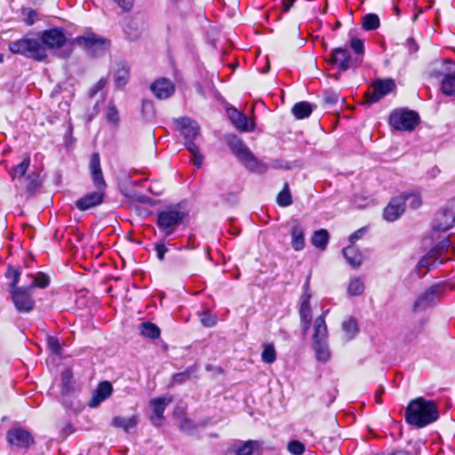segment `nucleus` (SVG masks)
<instances>
[{
    "mask_svg": "<svg viewBox=\"0 0 455 455\" xmlns=\"http://www.w3.org/2000/svg\"><path fill=\"white\" fill-rule=\"evenodd\" d=\"M419 122V115L412 110L396 109L389 116L390 125L397 131L411 132Z\"/></svg>",
    "mask_w": 455,
    "mask_h": 455,
    "instance_id": "nucleus-6",
    "label": "nucleus"
},
{
    "mask_svg": "<svg viewBox=\"0 0 455 455\" xmlns=\"http://www.w3.org/2000/svg\"><path fill=\"white\" fill-rule=\"evenodd\" d=\"M385 390L382 387H380L377 391H376V394H375V401L377 403H381L382 401H381V395L384 394Z\"/></svg>",
    "mask_w": 455,
    "mask_h": 455,
    "instance_id": "nucleus-57",
    "label": "nucleus"
},
{
    "mask_svg": "<svg viewBox=\"0 0 455 455\" xmlns=\"http://www.w3.org/2000/svg\"><path fill=\"white\" fill-rule=\"evenodd\" d=\"M71 52H72L71 49L64 50L61 52L60 56L63 58H68L71 54Z\"/></svg>",
    "mask_w": 455,
    "mask_h": 455,
    "instance_id": "nucleus-60",
    "label": "nucleus"
},
{
    "mask_svg": "<svg viewBox=\"0 0 455 455\" xmlns=\"http://www.w3.org/2000/svg\"><path fill=\"white\" fill-rule=\"evenodd\" d=\"M405 210V198L403 196H397L393 198L383 210V218L388 221L393 222L398 220Z\"/></svg>",
    "mask_w": 455,
    "mask_h": 455,
    "instance_id": "nucleus-15",
    "label": "nucleus"
},
{
    "mask_svg": "<svg viewBox=\"0 0 455 455\" xmlns=\"http://www.w3.org/2000/svg\"><path fill=\"white\" fill-rule=\"evenodd\" d=\"M282 3L284 10L288 11L292 6L294 0H282Z\"/></svg>",
    "mask_w": 455,
    "mask_h": 455,
    "instance_id": "nucleus-59",
    "label": "nucleus"
},
{
    "mask_svg": "<svg viewBox=\"0 0 455 455\" xmlns=\"http://www.w3.org/2000/svg\"><path fill=\"white\" fill-rule=\"evenodd\" d=\"M451 247L448 238L443 239L435 248H433L426 256H424L418 263L417 268L422 275L427 273L430 267H435L442 264L448 258H443Z\"/></svg>",
    "mask_w": 455,
    "mask_h": 455,
    "instance_id": "nucleus-5",
    "label": "nucleus"
},
{
    "mask_svg": "<svg viewBox=\"0 0 455 455\" xmlns=\"http://www.w3.org/2000/svg\"><path fill=\"white\" fill-rule=\"evenodd\" d=\"M260 443L258 441H247L235 450L236 455H255L259 452Z\"/></svg>",
    "mask_w": 455,
    "mask_h": 455,
    "instance_id": "nucleus-30",
    "label": "nucleus"
},
{
    "mask_svg": "<svg viewBox=\"0 0 455 455\" xmlns=\"http://www.w3.org/2000/svg\"><path fill=\"white\" fill-rule=\"evenodd\" d=\"M177 124V128L184 136L185 145L188 148V143L194 142V140L199 136L200 127L198 124L188 118V117H181L175 121Z\"/></svg>",
    "mask_w": 455,
    "mask_h": 455,
    "instance_id": "nucleus-10",
    "label": "nucleus"
},
{
    "mask_svg": "<svg viewBox=\"0 0 455 455\" xmlns=\"http://www.w3.org/2000/svg\"><path fill=\"white\" fill-rule=\"evenodd\" d=\"M5 275L8 278L12 280L11 285L14 289L19 282L20 272L19 271V269L9 267Z\"/></svg>",
    "mask_w": 455,
    "mask_h": 455,
    "instance_id": "nucleus-48",
    "label": "nucleus"
},
{
    "mask_svg": "<svg viewBox=\"0 0 455 455\" xmlns=\"http://www.w3.org/2000/svg\"><path fill=\"white\" fill-rule=\"evenodd\" d=\"M153 94L159 100L171 97L175 92L174 84L166 78L156 80L150 86Z\"/></svg>",
    "mask_w": 455,
    "mask_h": 455,
    "instance_id": "nucleus-17",
    "label": "nucleus"
},
{
    "mask_svg": "<svg viewBox=\"0 0 455 455\" xmlns=\"http://www.w3.org/2000/svg\"><path fill=\"white\" fill-rule=\"evenodd\" d=\"M261 359L264 363L271 364L276 360V351L273 343L262 345Z\"/></svg>",
    "mask_w": 455,
    "mask_h": 455,
    "instance_id": "nucleus-35",
    "label": "nucleus"
},
{
    "mask_svg": "<svg viewBox=\"0 0 455 455\" xmlns=\"http://www.w3.org/2000/svg\"><path fill=\"white\" fill-rule=\"evenodd\" d=\"M114 78L117 86L124 85L129 78V69L124 65H121L116 69Z\"/></svg>",
    "mask_w": 455,
    "mask_h": 455,
    "instance_id": "nucleus-38",
    "label": "nucleus"
},
{
    "mask_svg": "<svg viewBox=\"0 0 455 455\" xmlns=\"http://www.w3.org/2000/svg\"><path fill=\"white\" fill-rule=\"evenodd\" d=\"M12 301L20 313H28L34 307V300L25 288H14L12 291Z\"/></svg>",
    "mask_w": 455,
    "mask_h": 455,
    "instance_id": "nucleus-13",
    "label": "nucleus"
},
{
    "mask_svg": "<svg viewBox=\"0 0 455 455\" xmlns=\"http://www.w3.org/2000/svg\"><path fill=\"white\" fill-rule=\"evenodd\" d=\"M325 100L327 102L333 104L338 101L339 97L336 93H331L330 95L325 97Z\"/></svg>",
    "mask_w": 455,
    "mask_h": 455,
    "instance_id": "nucleus-58",
    "label": "nucleus"
},
{
    "mask_svg": "<svg viewBox=\"0 0 455 455\" xmlns=\"http://www.w3.org/2000/svg\"><path fill=\"white\" fill-rule=\"evenodd\" d=\"M439 418L436 403L423 397L411 400L405 410V420L417 427H424Z\"/></svg>",
    "mask_w": 455,
    "mask_h": 455,
    "instance_id": "nucleus-1",
    "label": "nucleus"
},
{
    "mask_svg": "<svg viewBox=\"0 0 455 455\" xmlns=\"http://www.w3.org/2000/svg\"><path fill=\"white\" fill-rule=\"evenodd\" d=\"M277 204L280 206H289L291 204V197L288 189V185L285 184L283 190L277 196Z\"/></svg>",
    "mask_w": 455,
    "mask_h": 455,
    "instance_id": "nucleus-43",
    "label": "nucleus"
},
{
    "mask_svg": "<svg viewBox=\"0 0 455 455\" xmlns=\"http://www.w3.org/2000/svg\"><path fill=\"white\" fill-rule=\"evenodd\" d=\"M47 344L53 353L57 355L61 354V347L59 339L56 337H49L47 339Z\"/></svg>",
    "mask_w": 455,
    "mask_h": 455,
    "instance_id": "nucleus-49",
    "label": "nucleus"
},
{
    "mask_svg": "<svg viewBox=\"0 0 455 455\" xmlns=\"http://www.w3.org/2000/svg\"><path fill=\"white\" fill-rule=\"evenodd\" d=\"M364 232L365 230L363 228L357 230L349 236V241L351 243H355L364 234Z\"/></svg>",
    "mask_w": 455,
    "mask_h": 455,
    "instance_id": "nucleus-55",
    "label": "nucleus"
},
{
    "mask_svg": "<svg viewBox=\"0 0 455 455\" xmlns=\"http://www.w3.org/2000/svg\"><path fill=\"white\" fill-rule=\"evenodd\" d=\"M112 390L113 388L109 382L104 381L100 383L97 389L93 392L92 397L89 402V406L91 408L97 407L111 395Z\"/></svg>",
    "mask_w": 455,
    "mask_h": 455,
    "instance_id": "nucleus-23",
    "label": "nucleus"
},
{
    "mask_svg": "<svg viewBox=\"0 0 455 455\" xmlns=\"http://www.w3.org/2000/svg\"><path fill=\"white\" fill-rule=\"evenodd\" d=\"M140 334L147 338L156 339L160 335V329L152 323H143L140 326Z\"/></svg>",
    "mask_w": 455,
    "mask_h": 455,
    "instance_id": "nucleus-36",
    "label": "nucleus"
},
{
    "mask_svg": "<svg viewBox=\"0 0 455 455\" xmlns=\"http://www.w3.org/2000/svg\"><path fill=\"white\" fill-rule=\"evenodd\" d=\"M444 210L449 212V218L447 222L444 223V228L452 227L455 223V198L448 203Z\"/></svg>",
    "mask_w": 455,
    "mask_h": 455,
    "instance_id": "nucleus-45",
    "label": "nucleus"
},
{
    "mask_svg": "<svg viewBox=\"0 0 455 455\" xmlns=\"http://www.w3.org/2000/svg\"><path fill=\"white\" fill-rule=\"evenodd\" d=\"M72 373L69 370H66L61 373V380L63 387L66 390H69V385L71 383Z\"/></svg>",
    "mask_w": 455,
    "mask_h": 455,
    "instance_id": "nucleus-53",
    "label": "nucleus"
},
{
    "mask_svg": "<svg viewBox=\"0 0 455 455\" xmlns=\"http://www.w3.org/2000/svg\"><path fill=\"white\" fill-rule=\"evenodd\" d=\"M364 288L363 280L361 277L355 276L349 280L347 293L351 297L360 296L363 293Z\"/></svg>",
    "mask_w": 455,
    "mask_h": 455,
    "instance_id": "nucleus-29",
    "label": "nucleus"
},
{
    "mask_svg": "<svg viewBox=\"0 0 455 455\" xmlns=\"http://www.w3.org/2000/svg\"><path fill=\"white\" fill-rule=\"evenodd\" d=\"M291 246L299 251L305 247V228L297 221L293 220L291 225Z\"/></svg>",
    "mask_w": 455,
    "mask_h": 455,
    "instance_id": "nucleus-22",
    "label": "nucleus"
},
{
    "mask_svg": "<svg viewBox=\"0 0 455 455\" xmlns=\"http://www.w3.org/2000/svg\"><path fill=\"white\" fill-rule=\"evenodd\" d=\"M29 164H30L29 157L28 156L25 157L20 164H18L16 167H14L10 172V174L12 177V179L24 176V174L26 173V172L29 166Z\"/></svg>",
    "mask_w": 455,
    "mask_h": 455,
    "instance_id": "nucleus-39",
    "label": "nucleus"
},
{
    "mask_svg": "<svg viewBox=\"0 0 455 455\" xmlns=\"http://www.w3.org/2000/svg\"><path fill=\"white\" fill-rule=\"evenodd\" d=\"M379 19L376 14L370 13L364 16L363 20V27L366 30H373L379 28Z\"/></svg>",
    "mask_w": 455,
    "mask_h": 455,
    "instance_id": "nucleus-40",
    "label": "nucleus"
},
{
    "mask_svg": "<svg viewBox=\"0 0 455 455\" xmlns=\"http://www.w3.org/2000/svg\"><path fill=\"white\" fill-rule=\"evenodd\" d=\"M343 255L349 265L359 267L363 262V255L355 246H347L343 249Z\"/></svg>",
    "mask_w": 455,
    "mask_h": 455,
    "instance_id": "nucleus-27",
    "label": "nucleus"
},
{
    "mask_svg": "<svg viewBox=\"0 0 455 455\" xmlns=\"http://www.w3.org/2000/svg\"><path fill=\"white\" fill-rule=\"evenodd\" d=\"M329 310H325L321 315L315 318L313 323L312 342L323 341L328 339V329L325 322Z\"/></svg>",
    "mask_w": 455,
    "mask_h": 455,
    "instance_id": "nucleus-19",
    "label": "nucleus"
},
{
    "mask_svg": "<svg viewBox=\"0 0 455 455\" xmlns=\"http://www.w3.org/2000/svg\"><path fill=\"white\" fill-rule=\"evenodd\" d=\"M187 148L192 155L193 164L199 168L203 164V156L199 153L197 146L194 142H189Z\"/></svg>",
    "mask_w": 455,
    "mask_h": 455,
    "instance_id": "nucleus-41",
    "label": "nucleus"
},
{
    "mask_svg": "<svg viewBox=\"0 0 455 455\" xmlns=\"http://www.w3.org/2000/svg\"><path fill=\"white\" fill-rule=\"evenodd\" d=\"M435 289L434 287L423 292L413 304L414 311L426 309L435 304Z\"/></svg>",
    "mask_w": 455,
    "mask_h": 455,
    "instance_id": "nucleus-25",
    "label": "nucleus"
},
{
    "mask_svg": "<svg viewBox=\"0 0 455 455\" xmlns=\"http://www.w3.org/2000/svg\"><path fill=\"white\" fill-rule=\"evenodd\" d=\"M192 240V236L188 237V242L190 243Z\"/></svg>",
    "mask_w": 455,
    "mask_h": 455,
    "instance_id": "nucleus-62",
    "label": "nucleus"
},
{
    "mask_svg": "<svg viewBox=\"0 0 455 455\" xmlns=\"http://www.w3.org/2000/svg\"><path fill=\"white\" fill-rule=\"evenodd\" d=\"M291 111L297 119H303L311 115L313 111V105L307 101H301L296 103Z\"/></svg>",
    "mask_w": 455,
    "mask_h": 455,
    "instance_id": "nucleus-31",
    "label": "nucleus"
},
{
    "mask_svg": "<svg viewBox=\"0 0 455 455\" xmlns=\"http://www.w3.org/2000/svg\"><path fill=\"white\" fill-rule=\"evenodd\" d=\"M75 43L90 54H100L109 48V41L90 31L75 38Z\"/></svg>",
    "mask_w": 455,
    "mask_h": 455,
    "instance_id": "nucleus-7",
    "label": "nucleus"
},
{
    "mask_svg": "<svg viewBox=\"0 0 455 455\" xmlns=\"http://www.w3.org/2000/svg\"><path fill=\"white\" fill-rule=\"evenodd\" d=\"M156 251L157 252V256L160 260H163L164 258V254L167 252L168 249L164 244H157L156 246Z\"/></svg>",
    "mask_w": 455,
    "mask_h": 455,
    "instance_id": "nucleus-54",
    "label": "nucleus"
},
{
    "mask_svg": "<svg viewBox=\"0 0 455 455\" xmlns=\"http://www.w3.org/2000/svg\"><path fill=\"white\" fill-rule=\"evenodd\" d=\"M395 84L392 79L378 80L372 84V92L366 94L367 102L374 103L379 99L392 92Z\"/></svg>",
    "mask_w": 455,
    "mask_h": 455,
    "instance_id": "nucleus-14",
    "label": "nucleus"
},
{
    "mask_svg": "<svg viewBox=\"0 0 455 455\" xmlns=\"http://www.w3.org/2000/svg\"><path fill=\"white\" fill-rule=\"evenodd\" d=\"M403 196L405 198V203L408 202L409 205L413 209H417L421 205V198L419 195L416 193Z\"/></svg>",
    "mask_w": 455,
    "mask_h": 455,
    "instance_id": "nucleus-47",
    "label": "nucleus"
},
{
    "mask_svg": "<svg viewBox=\"0 0 455 455\" xmlns=\"http://www.w3.org/2000/svg\"><path fill=\"white\" fill-rule=\"evenodd\" d=\"M288 451L293 455H301L305 451V446L299 441H291L288 444Z\"/></svg>",
    "mask_w": 455,
    "mask_h": 455,
    "instance_id": "nucleus-46",
    "label": "nucleus"
},
{
    "mask_svg": "<svg viewBox=\"0 0 455 455\" xmlns=\"http://www.w3.org/2000/svg\"><path fill=\"white\" fill-rule=\"evenodd\" d=\"M201 323L205 327H212L216 324L217 319L214 315L204 313L201 317Z\"/></svg>",
    "mask_w": 455,
    "mask_h": 455,
    "instance_id": "nucleus-51",
    "label": "nucleus"
},
{
    "mask_svg": "<svg viewBox=\"0 0 455 455\" xmlns=\"http://www.w3.org/2000/svg\"><path fill=\"white\" fill-rule=\"evenodd\" d=\"M350 46L356 54H363L364 52L363 42L359 38H353Z\"/></svg>",
    "mask_w": 455,
    "mask_h": 455,
    "instance_id": "nucleus-50",
    "label": "nucleus"
},
{
    "mask_svg": "<svg viewBox=\"0 0 455 455\" xmlns=\"http://www.w3.org/2000/svg\"><path fill=\"white\" fill-rule=\"evenodd\" d=\"M448 218H449L448 211L443 209L442 211L437 212L435 217L434 228L438 230V231H446L449 228H451V227H445L444 228V225H445L444 223L447 222Z\"/></svg>",
    "mask_w": 455,
    "mask_h": 455,
    "instance_id": "nucleus-37",
    "label": "nucleus"
},
{
    "mask_svg": "<svg viewBox=\"0 0 455 455\" xmlns=\"http://www.w3.org/2000/svg\"><path fill=\"white\" fill-rule=\"evenodd\" d=\"M43 45L47 50H58L66 44L67 37L60 28H51L39 33Z\"/></svg>",
    "mask_w": 455,
    "mask_h": 455,
    "instance_id": "nucleus-8",
    "label": "nucleus"
},
{
    "mask_svg": "<svg viewBox=\"0 0 455 455\" xmlns=\"http://www.w3.org/2000/svg\"><path fill=\"white\" fill-rule=\"evenodd\" d=\"M103 196V192L99 190L96 192L89 193L76 202V207L79 210L85 211L92 207L97 206L101 204Z\"/></svg>",
    "mask_w": 455,
    "mask_h": 455,
    "instance_id": "nucleus-24",
    "label": "nucleus"
},
{
    "mask_svg": "<svg viewBox=\"0 0 455 455\" xmlns=\"http://www.w3.org/2000/svg\"><path fill=\"white\" fill-rule=\"evenodd\" d=\"M331 63L336 65L340 70H347L358 63L357 58H353L346 48L338 47L332 50Z\"/></svg>",
    "mask_w": 455,
    "mask_h": 455,
    "instance_id": "nucleus-9",
    "label": "nucleus"
},
{
    "mask_svg": "<svg viewBox=\"0 0 455 455\" xmlns=\"http://www.w3.org/2000/svg\"><path fill=\"white\" fill-rule=\"evenodd\" d=\"M9 51L13 54H20L36 61H44L48 56L39 34L36 37L24 36L11 42L9 44Z\"/></svg>",
    "mask_w": 455,
    "mask_h": 455,
    "instance_id": "nucleus-2",
    "label": "nucleus"
},
{
    "mask_svg": "<svg viewBox=\"0 0 455 455\" xmlns=\"http://www.w3.org/2000/svg\"><path fill=\"white\" fill-rule=\"evenodd\" d=\"M142 32L141 25L136 20L129 21L124 27V33L130 40L138 39Z\"/></svg>",
    "mask_w": 455,
    "mask_h": 455,
    "instance_id": "nucleus-33",
    "label": "nucleus"
},
{
    "mask_svg": "<svg viewBox=\"0 0 455 455\" xmlns=\"http://www.w3.org/2000/svg\"><path fill=\"white\" fill-rule=\"evenodd\" d=\"M21 13L27 25H33L37 20V13L32 9L23 8Z\"/></svg>",
    "mask_w": 455,
    "mask_h": 455,
    "instance_id": "nucleus-44",
    "label": "nucleus"
},
{
    "mask_svg": "<svg viewBox=\"0 0 455 455\" xmlns=\"http://www.w3.org/2000/svg\"><path fill=\"white\" fill-rule=\"evenodd\" d=\"M107 119L112 123H116L118 121V112L114 106H109L108 108Z\"/></svg>",
    "mask_w": 455,
    "mask_h": 455,
    "instance_id": "nucleus-52",
    "label": "nucleus"
},
{
    "mask_svg": "<svg viewBox=\"0 0 455 455\" xmlns=\"http://www.w3.org/2000/svg\"><path fill=\"white\" fill-rule=\"evenodd\" d=\"M228 116L233 123V124L239 130L243 132L252 131L254 128V124L252 121H250L243 114L237 111L235 108H231L228 110Z\"/></svg>",
    "mask_w": 455,
    "mask_h": 455,
    "instance_id": "nucleus-21",
    "label": "nucleus"
},
{
    "mask_svg": "<svg viewBox=\"0 0 455 455\" xmlns=\"http://www.w3.org/2000/svg\"><path fill=\"white\" fill-rule=\"evenodd\" d=\"M139 422V419L137 415H132V417H116L112 420V425L116 427L123 428L124 431L128 432L130 429L134 428Z\"/></svg>",
    "mask_w": 455,
    "mask_h": 455,
    "instance_id": "nucleus-28",
    "label": "nucleus"
},
{
    "mask_svg": "<svg viewBox=\"0 0 455 455\" xmlns=\"http://www.w3.org/2000/svg\"><path fill=\"white\" fill-rule=\"evenodd\" d=\"M32 279L31 283L28 285L30 288L38 287V288H45L49 284V277L44 274H38L36 275H31Z\"/></svg>",
    "mask_w": 455,
    "mask_h": 455,
    "instance_id": "nucleus-42",
    "label": "nucleus"
},
{
    "mask_svg": "<svg viewBox=\"0 0 455 455\" xmlns=\"http://www.w3.org/2000/svg\"><path fill=\"white\" fill-rule=\"evenodd\" d=\"M171 402V396L156 397L150 400L149 407L151 414L149 418L153 425L159 427L163 424L164 419L163 414Z\"/></svg>",
    "mask_w": 455,
    "mask_h": 455,
    "instance_id": "nucleus-11",
    "label": "nucleus"
},
{
    "mask_svg": "<svg viewBox=\"0 0 455 455\" xmlns=\"http://www.w3.org/2000/svg\"><path fill=\"white\" fill-rule=\"evenodd\" d=\"M189 376H190V371H186V372L176 374L174 376V381L175 382H182L185 379H188Z\"/></svg>",
    "mask_w": 455,
    "mask_h": 455,
    "instance_id": "nucleus-56",
    "label": "nucleus"
},
{
    "mask_svg": "<svg viewBox=\"0 0 455 455\" xmlns=\"http://www.w3.org/2000/svg\"><path fill=\"white\" fill-rule=\"evenodd\" d=\"M312 348L318 362L327 363L331 357V352L328 344V339L318 342H312Z\"/></svg>",
    "mask_w": 455,
    "mask_h": 455,
    "instance_id": "nucleus-26",
    "label": "nucleus"
},
{
    "mask_svg": "<svg viewBox=\"0 0 455 455\" xmlns=\"http://www.w3.org/2000/svg\"><path fill=\"white\" fill-rule=\"evenodd\" d=\"M442 92L446 95H455V62L446 60L443 66Z\"/></svg>",
    "mask_w": 455,
    "mask_h": 455,
    "instance_id": "nucleus-12",
    "label": "nucleus"
},
{
    "mask_svg": "<svg viewBox=\"0 0 455 455\" xmlns=\"http://www.w3.org/2000/svg\"><path fill=\"white\" fill-rule=\"evenodd\" d=\"M299 317L302 323V328L307 332L311 325L312 311L310 307V295L305 292L301 296V304L299 307Z\"/></svg>",
    "mask_w": 455,
    "mask_h": 455,
    "instance_id": "nucleus-20",
    "label": "nucleus"
},
{
    "mask_svg": "<svg viewBox=\"0 0 455 455\" xmlns=\"http://www.w3.org/2000/svg\"><path fill=\"white\" fill-rule=\"evenodd\" d=\"M90 171L93 184L98 188L99 191L103 192L104 188H106V182L103 178L100 156L98 153H93L91 156Z\"/></svg>",
    "mask_w": 455,
    "mask_h": 455,
    "instance_id": "nucleus-18",
    "label": "nucleus"
},
{
    "mask_svg": "<svg viewBox=\"0 0 455 455\" xmlns=\"http://www.w3.org/2000/svg\"><path fill=\"white\" fill-rule=\"evenodd\" d=\"M7 441L12 446L28 448L33 443L31 434L22 428H13L7 433Z\"/></svg>",
    "mask_w": 455,
    "mask_h": 455,
    "instance_id": "nucleus-16",
    "label": "nucleus"
},
{
    "mask_svg": "<svg viewBox=\"0 0 455 455\" xmlns=\"http://www.w3.org/2000/svg\"><path fill=\"white\" fill-rule=\"evenodd\" d=\"M342 330L347 340L352 339L358 332V324L355 319H347L342 323Z\"/></svg>",
    "mask_w": 455,
    "mask_h": 455,
    "instance_id": "nucleus-34",
    "label": "nucleus"
},
{
    "mask_svg": "<svg viewBox=\"0 0 455 455\" xmlns=\"http://www.w3.org/2000/svg\"><path fill=\"white\" fill-rule=\"evenodd\" d=\"M4 61V56L2 54H0V63H2Z\"/></svg>",
    "mask_w": 455,
    "mask_h": 455,
    "instance_id": "nucleus-61",
    "label": "nucleus"
},
{
    "mask_svg": "<svg viewBox=\"0 0 455 455\" xmlns=\"http://www.w3.org/2000/svg\"><path fill=\"white\" fill-rule=\"evenodd\" d=\"M186 216V212L180 210L179 206H172L157 213L156 223L159 229L169 235L181 224Z\"/></svg>",
    "mask_w": 455,
    "mask_h": 455,
    "instance_id": "nucleus-4",
    "label": "nucleus"
},
{
    "mask_svg": "<svg viewBox=\"0 0 455 455\" xmlns=\"http://www.w3.org/2000/svg\"><path fill=\"white\" fill-rule=\"evenodd\" d=\"M228 144L232 153L246 169L255 172H264L267 171V165L257 159L239 138L234 135L229 136L228 138Z\"/></svg>",
    "mask_w": 455,
    "mask_h": 455,
    "instance_id": "nucleus-3",
    "label": "nucleus"
},
{
    "mask_svg": "<svg viewBox=\"0 0 455 455\" xmlns=\"http://www.w3.org/2000/svg\"><path fill=\"white\" fill-rule=\"evenodd\" d=\"M329 241V233L326 229H319L315 231L311 238L312 244L320 249L324 250Z\"/></svg>",
    "mask_w": 455,
    "mask_h": 455,
    "instance_id": "nucleus-32",
    "label": "nucleus"
}]
</instances>
